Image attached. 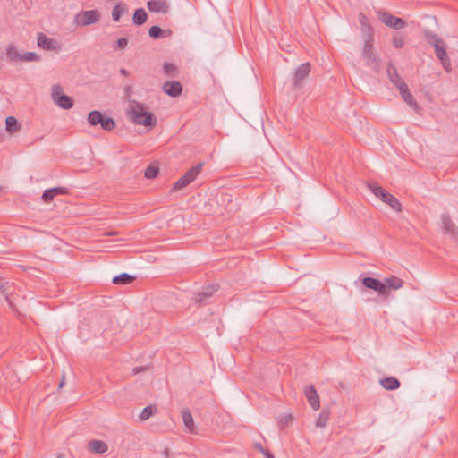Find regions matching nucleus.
I'll list each match as a JSON object with an SVG mask.
<instances>
[{
  "instance_id": "1",
  "label": "nucleus",
  "mask_w": 458,
  "mask_h": 458,
  "mask_svg": "<svg viewBox=\"0 0 458 458\" xmlns=\"http://www.w3.org/2000/svg\"><path fill=\"white\" fill-rule=\"evenodd\" d=\"M127 115L134 124L152 128L157 123L156 115L147 111L146 106L136 100L130 101Z\"/></svg>"
},
{
  "instance_id": "2",
  "label": "nucleus",
  "mask_w": 458,
  "mask_h": 458,
  "mask_svg": "<svg viewBox=\"0 0 458 458\" xmlns=\"http://www.w3.org/2000/svg\"><path fill=\"white\" fill-rule=\"evenodd\" d=\"M361 58L365 61V65L373 72L380 70L381 59L374 49V39H365Z\"/></svg>"
},
{
  "instance_id": "3",
  "label": "nucleus",
  "mask_w": 458,
  "mask_h": 458,
  "mask_svg": "<svg viewBox=\"0 0 458 458\" xmlns=\"http://www.w3.org/2000/svg\"><path fill=\"white\" fill-rule=\"evenodd\" d=\"M368 186L375 196L390 206L394 211L402 212L403 205L394 195L386 191L381 186L376 185L374 183L369 182Z\"/></svg>"
},
{
  "instance_id": "4",
  "label": "nucleus",
  "mask_w": 458,
  "mask_h": 458,
  "mask_svg": "<svg viewBox=\"0 0 458 458\" xmlns=\"http://www.w3.org/2000/svg\"><path fill=\"white\" fill-rule=\"evenodd\" d=\"M203 165L204 164L200 162L191 167L177 182H174L172 191H181L195 181L197 176L201 173Z\"/></svg>"
},
{
  "instance_id": "5",
  "label": "nucleus",
  "mask_w": 458,
  "mask_h": 458,
  "mask_svg": "<svg viewBox=\"0 0 458 458\" xmlns=\"http://www.w3.org/2000/svg\"><path fill=\"white\" fill-rule=\"evenodd\" d=\"M100 18V13L97 10L81 11L74 16L73 23L85 27L98 22Z\"/></svg>"
},
{
  "instance_id": "6",
  "label": "nucleus",
  "mask_w": 458,
  "mask_h": 458,
  "mask_svg": "<svg viewBox=\"0 0 458 458\" xmlns=\"http://www.w3.org/2000/svg\"><path fill=\"white\" fill-rule=\"evenodd\" d=\"M52 98L54 102L61 108L68 110L73 106V100L71 97L63 93V88L60 85L52 87Z\"/></svg>"
},
{
  "instance_id": "7",
  "label": "nucleus",
  "mask_w": 458,
  "mask_h": 458,
  "mask_svg": "<svg viewBox=\"0 0 458 458\" xmlns=\"http://www.w3.org/2000/svg\"><path fill=\"white\" fill-rule=\"evenodd\" d=\"M377 15L381 22L385 25L394 30H402L406 26V21L399 17H396L386 11H378Z\"/></svg>"
},
{
  "instance_id": "8",
  "label": "nucleus",
  "mask_w": 458,
  "mask_h": 458,
  "mask_svg": "<svg viewBox=\"0 0 458 458\" xmlns=\"http://www.w3.org/2000/svg\"><path fill=\"white\" fill-rule=\"evenodd\" d=\"M311 65L309 62L299 65L293 75V89H300L302 88V81L309 76Z\"/></svg>"
},
{
  "instance_id": "9",
  "label": "nucleus",
  "mask_w": 458,
  "mask_h": 458,
  "mask_svg": "<svg viewBox=\"0 0 458 458\" xmlns=\"http://www.w3.org/2000/svg\"><path fill=\"white\" fill-rule=\"evenodd\" d=\"M361 283L364 287L377 292L378 295L386 296L388 294L386 284L377 278L366 276L362 278Z\"/></svg>"
},
{
  "instance_id": "10",
  "label": "nucleus",
  "mask_w": 458,
  "mask_h": 458,
  "mask_svg": "<svg viewBox=\"0 0 458 458\" xmlns=\"http://www.w3.org/2000/svg\"><path fill=\"white\" fill-rule=\"evenodd\" d=\"M219 288L218 284H208L203 287L202 291L198 292L194 294L192 300L199 306L202 305V303L213 294L217 292Z\"/></svg>"
},
{
  "instance_id": "11",
  "label": "nucleus",
  "mask_w": 458,
  "mask_h": 458,
  "mask_svg": "<svg viewBox=\"0 0 458 458\" xmlns=\"http://www.w3.org/2000/svg\"><path fill=\"white\" fill-rule=\"evenodd\" d=\"M433 47L435 48L436 56L440 60L444 68L446 71L450 70L451 62L446 54V51H445L446 46H445V43L444 42V40L437 41L435 46H433Z\"/></svg>"
},
{
  "instance_id": "12",
  "label": "nucleus",
  "mask_w": 458,
  "mask_h": 458,
  "mask_svg": "<svg viewBox=\"0 0 458 458\" xmlns=\"http://www.w3.org/2000/svg\"><path fill=\"white\" fill-rule=\"evenodd\" d=\"M304 394L312 409L318 411L320 407V401L315 386L312 385L306 386Z\"/></svg>"
},
{
  "instance_id": "13",
  "label": "nucleus",
  "mask_w": 458,
  "mask_h": 458,
  "mask_svg": "<svg viewBox=\"0 0 458 458\" xmlns=\"http://www.w3.org/2000/svg\"><path fill=\"white\" fill-rule=\"evenodd\" d=\"M163 91L170 97L176 98L182 92V85L180 81H165L163 84Z\"/></svg>"
},
{
  "instance_id": "14",
  "label": "nucleus",
  "mask_w": 458,
  "mask_h": 458,
  "mask_svg": "<svg viewBox=\"0 0 458 458\" xmlns=\"http://www.w3.org/2000/svg\"><path fill=\"white\" fill-rule=\"evenodd\" d=\"M358 19L361 26L362 33L366 37L365 39H374V29L372 28L367 15L360 12L358 15Z\"/></svg>"
},
{
  "instance_id": "15",
  "label": "nucleus",
  "mask_w": 458,
  "mask_h": 458,
  "mask_svg": "<svg viewBox=\"0 0 458 458\" xmlns=\"http://www.w3.org/2000/svg\"><path fill=\"white\" fill-rule=\"evenodd\" d=\"M397 89H399L400 95L402 96L403 99L410 106H411L415 110L419 109V105L415 98H413L412 94L411 93L406 83H401L400 87H398Z\"/></svg>"
},
{
  "instance_id": "16",
  "label": "nucleus",
  "mask_w": 458,
  "mask_h": 458,
  "mask_svg": "<svg viewBox=\"0 0 458 458\" xmlns=\"http://www.w3.org/2000/svg\"><path fill=\"white\" fill-rule=\"evenodd\" d=\"M442 223L445 232L449 233L454 239H458V228L448 215L442 216Z\"/></svg>"
},
{
  "instance_id": "17",
  "label": "nucleus",
  "mask_w": 458,
  "mask_h": 458,
  "mask_svg": "<svg viewBox=\"0 0 458 458\" xmlns=\"http://www.w3.org/2000/svg\"><path fill=\"white\" fill-rule=\"evenodd\" d=\"M147 6L150 12L166 13L169 6L165 0H149Z\"/></svg>"
},
{
  "instance_id": "18",
  "label": "nucleus",
  "mask_w": 458,
  "mask_h": 458,
  "mask_svg": "<svg viewBox=\"0 0 458 458\" xmlns=\"http://www.w3.org/2000/svg\"><path fill=\"white\" fill-rule=\"evenodd\" d=\"M13 289V284H10L9 282H3L0 279V294L4 295L6 301L9 304V307L13 310L14 304L13 302V300L11 298L12 295V290Z\"/></svg>"
},
{
  "instance_id": "19",
  "label": "nucleus",
  "mask_w": 458,
  "mask_h": 458,
  "mask_svg": "<svg viewBox=\"0 0 458 458\" xmlns=\"http://www.w3.org/2000/svg\"><path fill=\"white\" fill-rule=\"evenodd\" d=\"M38 46L45 50L56 49L55 42L53 38H47L44 33L40 32L37 38Z\"/></svg>"
},
{
  "instance_id": "20",
  "label": "nucleus",
  "mask_w": 458,
  "mask_h": 458,
  "mask_svg": "<svg viewBox=\"0 0 458 458\" xmlns=\"http://www.w3.org/2000/svg\"><path fill=\"white\" fill-rule=\"evenodd\" d=\"M89 449L95 454H104L108 450V445L102 440H91L89 442Z\"/></svg>"
},
{
  "instance_id": "21",
  "label": "nucleus",
  "mask_w": 458,
  "mask_h": 458,
  "mask_svg": "<svg viewBox=\"0 0 458 458\" xmlns=\"http://www.w3.org/2000/svg\"><path fill=\"white\" fill-rule=\"evenodd\" d=\"M182 417L185 428L192 434L195 433V425L191 411L185 408L182 411Z\"/></svg>"
},
{
  "instance_id": "22",
  "label": "nucleus",
  "mask_w": 458,
  "mask_h": 458,
  "mask_svg": "<svg viewBox=\"0 0 458 458\" xmlns=\"http://www.w3.org/2000/svg\"><path fill=\"white\" fill-rule=\"evenodd\" d=\"M380 385L386 390H396L400 387V381L394 377H385L380 380Z\"/></svg>"
},
{
  "instance_id": "23",
  "label": "nucleus",
  "mask_w": 458,
  "mask_h": 458,
  "mask_svg": "<svg viewBox=\"0 0 458 458\" xmlns=\"http://www.w3.org/2000/svg\"><path fill=\"white\" fill-rule=\"evenodd\" d=\"M5 126H6V131L10 134L16 133V132L20 131L21 129V124L13 116H8L5 119Z\"/></svg>"
},
{
  "instance_id": "24",
  "label": "nucleus",
  "mask_w": 458,
  "mask_h": 458,
  "mask_svg": "<svg viewBox=\"0 0 458 458\" xmlns=\"http://www.w3.org/2000/svg\"><path fill=\"white\" fill-rule=\"evenodd\" d=\"M172 34L171 30H162L159 26L154 25L149 28L148 35L150 38L157 39L163 37L170 36Z\"/></svg>"
},
{
  "instance_id": "25",
  "label": "nucleus",
  "mask_w": 458,
  "mask_h": 458,
  "mask_svg": "<svg viewBox=\"0 0 458 458\" xmlns=\"http://www.w3.org/2000/svg\"><path fill=\"white\" fill-rule=\"evenodd\" d=\"M384 284H386V287L387 290L388 289L397 290V289H400L401 287H403V281L395 276H391L389 277L385 278Z\"/></svg>"
},
{
  "instance_id": "26",
  "label": "nucleus",
  "mask_w": 458,
  "mask_h": 458,
  "mask_svg": "<svg viewBox=\"0 0 458 458\" xmlns=\"http://www.w3.org/2000/svg\"><path fill=\"white\" fill-rule=\"evenodd\" d=\"M148 19V13L143 8L135 10L132 17L133 23L137 26L142 25Z\"/></svg>"
},
{
  "instance_id": "27",
  "label": "nucleus",
  "mask_w": 458,
  "mask_h": 458,
  "mask_svg": "<svg viewBox=\"0 0 458 458\" xmlns=\"http://www.w3.org/2000/svg\"><path fill=\"white\" fill-rule=\"evenodd\" d=\"M98 125H100L101 129L104 131H111L115 128L116 123L113 118L103 114L100 122H98Z\"/></svg>"
},
{
  "instance_id": "28",
  "label": "nucleus",
  "mask_w": 458,
  "mask_h": 458,
  "mask_svg": "<svg viewBox=\"0 0 458 458\" xmlns=\"http://www.w3.org/2000/svg\"><path fill=\"white\" fill-rule=\"evenodd\" d=\"M135 280V276L129 275L127 273H123L118 276H114L112 282L114 284H131Z\"/></svg>"
},
{
  "instance_id": "29",
  "label": "nucleus",
  "mask_w": 458,
  "mask_h": 458,
  "mask_svg": "<svg viewBox=\"0 0 458 458\" xmlns=\"http://www.w3.org/2000/svg\"><path fill=\"white\" fill-rule=\"evenodd\" d=\"M387 74L390 81L396 88L400 87L401 83H405V81L399 75L397 69L395 67H393L392 70L391 68H388Z\"/></svg>"
},
{
  "instance_id": "30",
  "label": "nucleus",
  "mask_w": 458,
  "mask_h": 458,
  "mask_svg": "<svg viewBox=\"0 0 458 458\" xmlns=\"http://www.w3.org/2000/svg\"><path fill=\"white\" fill-rule=\"evenodd\" d=\"M329 418H330V411H329V409H323L320 411V413L318 415V418L316 420V423H315L316 426L318 428H324V427H326Z\"/></svg>"
},
{
  "instance_id": "31",
  "label": "nucleus",
  "mask_w": 458,
  "mask_h": 458,
  "mask_svg": "<svg viewBox=\"0 0 458 458\" xmlns=\"http://www.w3.org/2000/svg\"><path fill=\"white\" fill-rule=\"evenodd\" d=\"M21 54H20L16 48L15 46L13 45H9L6 48V56L8 58L9 61L11 62H17V61H21Z\"/></svg>"
},
{
  "instance_id": "32",
  "label": "nucleus",
  "mask_w": 458,
  "mask_h": 458,
  "mask_svg": "<svg viewBox=\"0 0 458 458\" xmlns=\"http://www.w3.org/2000/svg\"><path fill=\"white\" fill-rule=\"evenodd\" d=\"M126 8L122 3L115 4L112 11V19L114 21H118L122 15L125 13Z\"/></svg>"
},
{
  "instance_id": "33",
  "label": "nucleus",
  "mask_w": 458,
  "mask_h": 458,
  "mask_svg": "<svg viewBox=\"0 0 458 458\" xmlns=\"http://www.w3.org/2000/svg\"><path fill=\"white\" fill-rule=\"evenodd\" d=\"M103 114H102L100 111H98V110L89 112V114L88 115V123L91 126L98 125V122H100V119L103 116Z\"/></svg>"
},
{
  "instance_id": "34",
  "label": "nucleus",
  "mask_w": 458,
  "mask_h": 458,
  "mask_svg": "<svg viewBox=\"0 0 458 458\" xmlns=\"http://www.w3.org/2000/svg\"><path fill=\"white\" fill-rule=\"evenodd\" d=\"M156 412H157V406L148 405L142 410L141 413L140 414V418L142 420H146L149 419L152 415H154Z\"/></svg>"
},
{
  "instance_id": "35",
  "label": "nucleus",
  "mask_w": 458,
  "mask_h": 458,
  "mask_svg": "<svg viewBox=\"0 0 458 458\" xmlns=\"http://www.w3.org/2000/svg\"><path fill=\"white\" fill-rule=\"evenodd\" d=\"M159 174V168L157 165H148L144 172V176L147 179H155Z\"/></svg>"
},
{
  "instance_id": "36",
  "label": "nucleus",
  "mask_w": 458,
  "mask_h": 458,
  "mask_svg": "<svg viewBox=\"0 0 458 458\" xmlns=\"http://www.w3.org/2000/svg\"><path fill=\"white\" fill-rule=\"evenodd\" d=\"M164 72L167 76L177 77L178 71L175 64L172 63H165L163 64Z\"/></svg>"
},
{
  "instance_id": "37",
  "label": "nucleus",
  "mask_w": 458,
  "mask_h": 458,
  "mask_svg": "<svg viewBox=\"0 0 458 458\" xmlns=\"http://www.w3.org/2000/svg\"><path fill=\"white\" fill-rule=\"evenodd\" d=\"M39 60L40 56L34 52H26L21 55V61L22 62H38Z\"/></svg>"
},
{
  "instance_id": "38",
  "label": "nucleus",
  "mask_w": 458,
  "mask_h": 458,
  "mask_svg": "<svg viewBox=\"0 0 458 458\" xmlns=\"http://www.w3.org/2000/svg\"><path fill=\"white\" fill-rule=\"evenodd\" d=\"M425 38H427L428 43L432 46H435L437 41L443 40L436 33L429 31V30L425 31Z\"/></svg>"
},
{
  "instance_id": "39",
  "label": "nucleus",
  "mask_w": 458,
  "mask_h": 458,
  "mask_svg": "<svg viewBox=\"0 0 458 458\" xmlns=\"http://www.w3.org/2000/svg\"><path fill=\"white\" fill-rule=\"evenodd\" d=\"M393 45L396 48H402L404 46V38L402 35L396 34L393 37Z\"/></svg>"
},
{
  "instance_id": "40",
  "label": "nucleus",
  "mask_w": 458,
  "mask_h": 458,
  "mask_svg": "<svg viewBox=\"0 0 458 458\" xmlns=\"http://www.w3.org/2000/svg\"><path fill=\"white\" fill-rule=\"evenodd\" d=\"M55 196L50 189L46 190L42 194V199L46 203L51 202Z\"/></svg>"
},
{
  "instance_id": "41",
  "label": "nucleus",
  "mask_w": 458,
  "mask_h": 458,
  "mask_svg": "<svg viewBox=\"0 0 458 458\" xmlns=\"http://www.w3.org/2000/svg\"><path fill=\"white\" fill-rule=\"evenodd\" d=\"M128 44V40L127 38H120L116 40V42L114 43V48H120V49H123L126 47Z\"/></svg>"
},
{
  "instance_id": "42",
  "label": "nucleus",
  "mask_w": 458,
  "mask_h": 458,
  "mask_svg": "<svg viewBox=\"0 0 458 458\" xmlns=\"http://www.w3.org/2000/svg\"><path fill=\"white\" fill-rule=\"evenodd\" d=\"M293 420V416L291 414H286L283 416L279 420V425L281 428L286 427Z\"/></svg>"
},
{
  "instance_id": "43",
  "label": "nucleus",
  "mask_w": 458,
  "mask_h": 458,
  "mask_svg": "<svg viewBox=\"0 0 458 458\" xmlns=\"http://www.w3.org/2000/svg\"><path fill=\"white\" fill-rule=\"evenodd\" d=\"M255 448L261 452L267 458H275V456L268 450L263 448L261 444H255Z\"/></svg>"
},
{
  "instance_id": "44",
  "label": "nucleus",
  "mask_w": 458,
  "mask_h": 458,
  "mask_svg": "<svg viewBox=\"0 0 458 458\" xmlns=\"http://www.w3.org/2000/svg\"><path fill=\"white\" fill-rule=\"evenodd\" d=\"M50 190L53 191L55 196L68 193V190L64 187H54L51 188Z\"/></svg>"
},
{
  "instance_id": "45",
  "label": "nucleus",
  "mask_w": 458,
  "mask_h": 458,
  "mask_svg": "<svg viewBox=\"0 0 458 458\" xmlns=\"http://www.w3.org/2000/svg\"><path fill=\"white\" fill-rule=\"evenodd\" d=\"M117 234H118V232H116V231H109V232L104 233V235H106V236H114Z\"/></svg>"
},
{
  "instance_id": "46",
  "label": "nucleus",
  "mask_w": 458,
  "mask_h": 458,
  "mask_svg": "<svg viewBox=\"0 0 458 458\" xmlns=\"http://www.w3.org/2000/svg\"><path fill=\"white\" fill-rule=\"evenodd\" d=\"M120 73H121L122 75H123V76H128V75H129L128 71H127L126 69H124V68H121V69H120Z\"/></svg>"
},
{
  "instance_id": "47",
  "label": "nucleus",
  "mask_w": 458,
  "mask_h": 458,
  "mask_svg": "<svg viewBox=\"0 0 458 458\" xmlns=\"http://www.w3.org/2000/svg\"><path fill=\"white\" fill-rule=\"evenodd\" d=\"M64 382H65V378H64V377H62V379H61V381H60V382H59V384H58V389H59V390L64 386Z\"/></svg>"
},
{
  "instance_id": "48",
  "label": "nucleus",
  "mask_w": 458,
  "mask_h": 458,
  "mask_svg": "<svg viewBox=\"0 0 458 458\" xmlns=\"http://www.w3.org/2000/svg\"><path fill=\"white\" fill-rule=\"evenodd\" d=\"M3 61H4V52L0 50V69L3 66Z\"/></svg>"
},
{
  "instance_id": "49",
  "label": "nucleus",
  "mask_w": 458,
  "mask_h": 458,
  "mask_svg": "<svg viewBox=\"0 0 458 458\" xmlns=\"http://www.w3.org/2000/svg\"><path fill=\"white\" fill-rule=\"evenodd\" d=\"M132 88L131 86H127L125 88V93L127 96H129L131 93Z\"/></svg>"
},
{
  "instance_id": "50",
  "label": "nucleus",
  "mask_w": 458,
  "mask_h": 458,
  "mask_svg": "<svg viewBox=\"0 0 458 458\" xmlns=\"http://www.w3.org/2000/svg\"><path fill=\"white\" fill-rule=\"evenodd\" d=\"M164 454L168 458V456H169V450H168V449H165V450L164 451Z\"/></svg>"
},
{
  "instance_id": "51",
  "label": "nucleus",
  "mask_w": 458,
  "mask_h": 458,
  "mask_svg": "<svg viewBox=\"0 0 458 458\" xmlns=\"http://www.w3.org/2000/svg\"><path fill=\"white\" fill-rule=\"evenodd\" d=\"M142 369H141V368H136V369H134V370H135L136 372L140 371V370H142Z\"/></svg>"
}]
</instances>
